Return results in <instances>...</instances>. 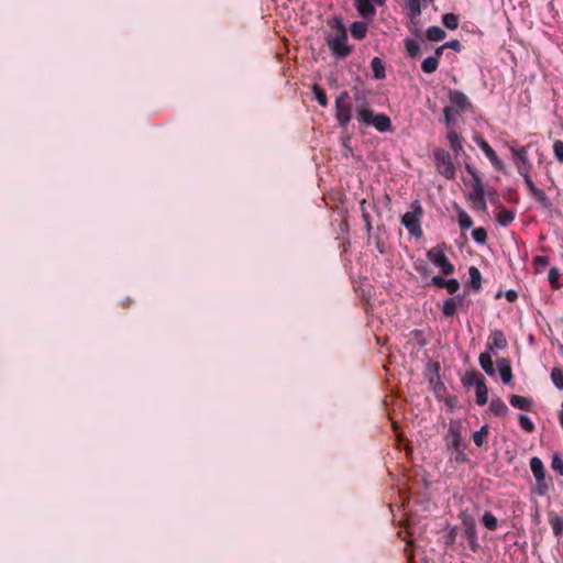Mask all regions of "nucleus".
<instances>
[{
    "instance_id": "f257e3e1",
    "label": "nucleus",
    "mask_w": 563,
    "mask_h": 563,
    "mask_svg": "<svg viewBox=\"0 0 563 563\" xmlns=\"http://www.w3.org/2000/svg\"><path fill=\"white\" fill-rule=\"evenodd\" d=\"M335 31L327 37V45L332 55L338 59H343L352 53V47L347 44V34L340 19H335Z\"/></svg>"
},
{
    "instance_id": "f03ea898",
    "label": "nucleus",
    "mask_w": 563,
    "mask_h": 563,
    "mask_svg": "<svg viewBox=\"0 0 563 563\" xmlns=\"http://www.w3.org/2000/svg\"><path fill=\"white\" fill-rule=\"evenodd\" d=\"M411 210L401 217V224L407 229L410 236L420 239L423 235L421 220L423 217V208L420 201L415 200L410 205Z\"/></svg>"
},
{
    "instance_id": "7ed1b4c3",
    "label": "nucleus",
    "mask_w": 563,
    "mask_h": 563,
    "mask_svg": "<svg viewBox=\"0 0 563 563\" xmlns=\"http://www.w3.org/2000/svg\"><path fill=\"white\" fill-rule=\"evenodd\" d=\"M466 170L473 178V190L470 194V200L472 201L473 208L478 211H485L487 208L485 199V190L483 181L477 172L470 165H466Z\"/></svg>"
},
{
    "instance_id": "20e7f679",
    "label": "nucleus",
    "mask_w": 563,
    "mask_h": 563,
    "mask_svg": "<svg viewBox=\"0 0 563 563\" xmlns=\"http://www.w3.org/2000/svg\"><path fill=\"white\" fill-rule=\"evenodd\" d=\"M508 148L512 153L514 163L519 174L530 173L532 164L528 157V150L530 144L526 146H519L517 141H511L507 144Z\"/></svg>"
},
{
    "instance_id": "39448f33",
    "label": "nucleus",
    "mask_w": 563,
    "mask_h": 563,
    "mask_svg": "<svg viewBox=\"0 0 563 563\" xmlns=\"http://www.w3.org/2000/svg\"><path fill=\"white\" fill-rule=\"evenodd\" d=\"M335 119L342 128H346L352 119V102L347 91H342L335 99Z\"/></svg>"
},
{
    "instance_id": "423d86ee",
    "label": "nucleus",
    "mask_w": 563,
    "mask_h": 563,
    "mask_svg": "<svg viewBox=\"0 0 563 563\" xmlns=\"http://www.w3.org/2000/svg\"><path fill=\"white\" fill-rule=\"evenodd\" d=\"M434 159L437 170L441 175H443L446 179H453L455 177V166L449 152L443 148L435 150Z\"/></svg>"
},
{
    "instance_id": "0eeeda50",
    "label": "nucleus",
    "mask_w": 563,
    "mask_h": 563,
    "mask_svg": "<svg viewBox=\"0 0 563 563\" xmlns=\"http://www.w3.org/2000/svg\"><path fill=\"white\" fill-rule=\"evenodd\" d=\"M427 257L432 264L440 268L443 275H452L454 273V265L449 261L440 245L430 249L427 252Z\"/></svg>"
},
{
    "instance_id": "6e6552de",
    "label": "nucleus",
    "mask_w": 563,
    "mask_h": 563,
    "mask_svg": "<svg viewBox=\"0 0 563 563\" xmlns=\"http://www.w3.org/2000/svg\"><path fill=\"white\" fill-rule=\"evenodd\" d=\"M449 102L448 106L451 110L454 111L455 114H461L468 111L472 108V102L468 97L456 89H450L449 91Z\"/></svg>"
},
{
    "instance_id": "1a4fd4ad",
    "label": "nucleus",
    "mask_w": 563,
    "mask_h": 563,
    "mask_svg": "<svg viewBox=\"0 0 563 563\" xmlns=\"http://www.w3.org/2000/svg\"><path fill=\"white\" fill-rule=\"evenodd\" d=\"M461 429H462L461 421L451 420L449 423L448 434L444 438L446 445L453 448L454 451L457 453H463V450H464V446L462 443Z\"/></svg>"
},
{
    "instance_id": "9d476101",
    "label": "nucleus",
    "mask_w": 563,
    "mask_h": 563,
    "mask_svg": "<svg viewBox=\"0 0 563 563\" xmlns=\"http://www.w3.org/2000/svg\"><path fill=\"white\" fill-rule=\"evenodd\" d=\"M475 141H476V144L479 146V148L484 152L486 157L489 159V162L494 166V168L497 170L504 172L505 165H504L503 161L497 156L496 152L488 144V142L483 137H477Z\"/></svg>"
},
{
    "instance_id": "9b49d317",
    "label": "nucleus",
    "mask_w": 563,
    "mask_h": 563,
    "mask_svg": "<svg viewBox=\"0 0 563 563\" xmlns=\"http://www.w3.org/2000/svg\"><path fill=\"white\" fill-rule=\"evenodd\" d=\"M508 346L507 339L501 330L495 329L490 332L486 347L488 351L504 350Z\"/></svg>"
},
{
    "instance_id": "f8f14e48",
    "label": "nucleus",
    "mask_w": 563,
    "mask_h": 563,
    "mask_svg": "<svg viewBox=\"0 0 563 563\" xmlns=\"http://www.w3.org/2000/svg\"><path fill=\"white\" fill-rule=\"evenodd\" d=\"M355 9L360 16L366 20H373L376 15V8L371 0H354Z\"/></svg>"
},
{
    "instance_id": "ddd939ff",
    "label": "nucleus",
    "mask_w": 563,
    "mask_h": 563,
    "mask_svg": "<svg viewBox=\"0 0 563 563\" xmlns=\"http://www.w3.org/2000/svg\"><path fill=\"white\" fill-rule=\"evenodd\" d=\"M374 113L369 109L368 103L366 101H363L362 103L357 104L356 107V119L358 122L369 126L373 119Z\"/></svg>"
},
{
    "instance_id": "4468645a",
    "label": "nucleus",
    "mask_w": 563,
    "mask_h": 563,
    "mask_svg": "<svg viewBox=\"0 0 563 563\" xmlns=\"http://www.w3.org/2000/svg\"><path fill=\"white\" fill-rule=\"evenodd\" d=\"M498 372L504 384H509L512 379L511 364L508 358L501 357L496 361Z\"/></svg>"
},
{
    "instance_id": "2eb2a0df",
    "label": "nucleus",
    "mask_w": 563,
    "mask_h": 563,
    "mask_svg": "<svg viewBox=\"0 0 563 563\" xmlns=\"http://www.w3.org/2000/svg\"><path fill=\"white\" fill-rule=\"evenodd\" d=\"M509 402L512 407L525 411H531L534 405L531 398L519 395H511L509 397Z\"/></svg>"
},
{
    "instance_id": "dca6fc26",
    "label": "nucleus",
    "mask_w": 563,
    "mask_h": 563,
    "mask_svg": "<svg viewBox=\"0 0 563 563\" xmlns=\"http://www.w3.org/2000/svg\"><path fill=\"white\" fill-rule=\"evenodd\" d=\"M530 468L537 481V483H541V481H545V468L541 459L533 456L530 460Z\"/></svg>"
},
{
    "instance_id": "f3484780",
    "label": "nucleus",
    "mask_w": 563,
    "mask_h": 563,
    "mask_svg": "<svg viewBox=\"0 0 563 563\" xmlns=\"http://www.w3.org/2000/svg\"><path fill=\"white\" fill-rule=\"evenodd\" d=\"M448 142L455 156L463 151V139L462 136L454 130H450L446 135Z\"/></svg>"
},
{
    "instance_id": "a211bd4d",
    "label": "nucleus",
    "mask_w": 563,
    "mask_h": 563,
    "mask_svg": "<svg viewBox=\"0 0 563 563\" xmlns=\"http://www.w3.org/2000/svg\"><path fill=\"white\" fill-rule=\"evenodd\" d=\"M379 132H386L391 129V121L386 114H376L371 123Z\"/></svg>"
},
{
    "instance_id": "6ab92c4d",
    "label": "nucleus",
    "mask_w": 563,
    "mask_h": 563,
    "mask_svg": "<svg viewBox=\"0 0 563 563\" xmlns=\"http://www.w3.org/2000/svg\"><path fill=\"white\" fill-rule=\"evenodd\" d=\"M478 362H479L481 367L487 375H489V376L495 375L494 363H493V358H492L489 351L481 353V355L478 357Z\"/></svg>"
},
{
    "instance_id": "aec40b11",
    "label": "nucleus",
    "mask_w": 563,
    "mask_h": 563,
    "mask_svg": "<svg viewBox=\"0 0 563 563\" xmlns=\"http://www.w3.org/2000/svg\"><path fill=\"white\" fill-rule=\"evenodd\" d=\"M479 382H485L484 376L475 371L466 372V374L462 377V384L465 387H477Z\"/></svg>"
},
{
    "instance_id": "412c9836",
    "label": "nucleus",
    "mask_w": 563,
    "mask_h": 563,
    "mask_svg": "<svg viewBox=\"0 0 563 563\" xmlns=\"http://www.w3.org/2000/svg\"><path fill=\"white\" fill-rule=\"evenodd\" d=\"M489 410L495 416L504 417L507 415L509 409H508L507 405L505 404V401L501 398L497 397V398L492 399V401L489 404Z\"/></svg>"
},
{
    "instance_id": "4be33fe9",
    "label": "nucleus",
    "mask_w": 563,
    "mask_h": 563,
    "mask_svg": "<svg viewBox=\"0 0 563 563\" xmlns=\"http://www.w3.org/2000/svg\"><path fill=\"white\" fill-rule=\"evenodd\" d=\"M350 32L355 40L361 41L367 34V24L362 21H355L351 24Z\"/></svg>"
},
{
    "instance_id": "5701e85b",
    "label": "nucleus",
    "mask_w": 563,
    "mask_h": 563,
    "mask_svg": "<svg viewBox=\"0 0 563 563\" xmlns=\"http://www.w3.org/2000/svg\"><path fill=\"white\" fill-rule=\"evenodd\" d=\"M549 523L552 527L553 534L560 537L563 534V518L556 512L551 511L549 514Z\"/></svg>"
},
{
    "instance_id": "b1692460",
    "label": "nucleus",
    "mask_w": 563,
    "mask_h": 563,
    "mask_svg": "<svg viewBox=\"0 0 563 563\" xmlns=\"http://www.w3.org/2000/svg\"><path fill=\"white\" fill-rule=\"evenodd\" d=\"M496 220L501 227H508L515 220V212L510 209L500 208Z\"/></svg>"
},
{
    "instance_id": "393cba45",
    "label": "nucleus",
    "mask_w": 563,
    "mask_h": 563,
    "mask_svg": "<svg viewBox=\"0 0 563 563\" xmlns=\"http://www.w3.org/2000/svg\"><path fill=\"white\" fill-rule=\"evenodd\" d=\"M371 68L375 79H384L386 77L385 66L379 57H374L372 59Z\"/></svg>"
},
{
    "instance_id": "a878e982",
    "label": "nucleus",
    "mask_w": 563,
    "mask_h": 563,
    "mask_svg": "<svg viewBox=\"0 0 563 563\" xmlns=\"http://www.w3.org/2000/svg\"><path fill=\"white\" fill-rule=\"evenodd\" d=\"M468 275L471 287L475 290H479L482 287V274L479 269L475 266H471L468 268Z\"/></svg>"
},
{
    "instance_id": "bb28decb",
    "label": "nucleus",
    "mask_w": 563,
    "mask_h": 563,
    "mask_svg": "<svg viewBox=\"0 0 563 563\" xmlns=\"http://www.w3.org/2000/svg\"><path fill=\"white\" fill-rule=\"evenodd\" d=\"M426 36L429 41L440 42L445 38L446 33L440 26H430L426 32Z\"/></svg>"
},
{
    "instance_id": "cd10ccee",
    "label": "nucleus",
    "mask_w": 563,
    "mask_h": 563,
    "mask_svg": "<svg viewBox=\"0 0 563 563\" xmlns=\"http://www.w3.org/2000/svg\"><path fill=\"white\" fill-rule=\"evenodd\" d=\"M488 400V388L486 386L485 382H479L478 386L476 387V402L479 406H483L487 404Z\"/></svg>"
},
{
    "instance_id": "c85d7f7f",
    "label": "nucleus",
    "mask_w": 563,
    "mask_h": 563,
    "mask_svg": "<svg viewBox=\"0 0 563 563\" xmlns=\"http://www.w3.org/2000/svg\"><path fill=\"white\" fill-rule=\"evenodd\" d=\"M465 538L468 540L470 542V547L472 549V551L474 552H477L478 550V542H477V534H476V529L474 526H470L465 529Z\"/></svg>"
},
{
    "instance_id": "c756f323",
    "label": "nucleus",
    "mask_w": 563,
    "mask_h": 563,
    "mask_svg": "<svg viewBox=\"0 0 563 563\" xmlns=\"http://www.w3.org/2000/svg\"><path fill=\"white\" fill-rule=\"evenodd\" d=\"M442 23L449 30H456L459 27V16L454 13H445L442 15Z\"/></svg>"
},
{
    "instance_id": "7c9ffc66",
    "label": "nucleus",
    "mask_w": 563,
    "mask_h": 563,
    "mask_svg": "<svg viewBox=\"0 0 563 563\" xmlns=\"http://www.w3.org/2000/svg\"><path fill=\"white\" fill-rule=\"evenodd\" d=\"M489 433V427L484 424L481 429L473 433V441L476 446L481 448L485 443L484 438Z\"/></svg>"
},
{
    "instance_id": "2f4dec72",
    "label": "nucleus",
    "mask_w": 563,
    "mask_h": 563,
    "mask_svg": "<svg viewBox=\"0 0 563 563\" xmlns=\"http://www.w3.org/2000/svg\"><path fill=\"white\" fill-rule=\"evenodd\" d=\"M439 62L437 59V57H427L422 64H421V69L426 73V74H431V73H434L438 67H439Z\"/></svg>"
},
{
    "instance_id": "473e14b6",
    "label": "nucleus",
    "mask_w": 563,
    "mask_h": 563,
    "mask_svg": "<svg viewBox=\"0 0 563 563\" xmlns=\"http://www.w3.org/2000/svg\"><path fill=\"white\" fill-rule=\"evenodd\" d=\"M457 303L455 298H449L444 300L442 306V312L445 317H453L456 312Z\"/></svg>"
},
{
    "instance_id": "72a5a7b5",
    "label": "nucleus",
    "mask_w": 563,
    "mask_h": 563,
    "mask_svg": "<svg viewBox=\"0 0 563 563\" xmlns=\"http://www.w3.org/2000/svg\"><path fill=\"white\" fill-rule=\"evenodd\" d=\"M482 522L490 531L496 530L498 527V520L490 511H486L483 515Z\"/></svg>"
},
{
    "instance_id": "f704fd0d",
    "label": "nucleus",
    "mask_w": 563,
    "mask_h": 563,
    "mask_svg": "<svg viewBox=\"0 0 563 563\" xmlns=\"http://www.w3.org/2000/svg\"><path fill=\"white\" fill-rule=\"evenodd\" d=\"M405 47H406L407 54L410 57L419 56V54H420V45H419L418 42H416L413 40H410V38H406L405 40Z\"/></svg>"
},
{
    "instance_id": "c9c22d12",
    "label": "nucleus",
    "mask_w": 563,
    "mask_h": 563,
    "mask_svg": "<svg viewBox=\"0 0 563 563\" xmlns=\"http://www.w3.org/2000/svg\"><path fill=\"white\" fill-rule=\"evenodd\" d=\"M410 18H417L421 13L420 0H405Z\"/></svg>"
},
{
    "instance_id": "e433bc0d",
    "label": "nucleus",
    "mask_w": 563,
    "mask_h": 563,
    "mask_svg": "<svg viewBox=\"0 0 563 563\" xmlns=\"http://www.w3.org/2000/svg\"><path fill=\"white\" fill-rule=\"evenodd\" d=\"M532 197L544 208L550 209L552 207V202L547 196V194L542 189H538Z\"/></svg>"
},
{
    "instance_id": "4c0bfd02",
    "label": "nucleus",
    "mask_w": 563,
    "mask_h": 563,
    "mask_svg": "<svg viewBox=\"0 0 563 563\" xmlns=\"http://www.w3.org/2000/svg\"><path fill=\"white\" fill-rule=\"evenodd\" d=\"M312 91L314 95V99L319 102V104L322 107H327L328 106V97H327L325 91L318 85H313Z\"/></svg>"
},
{
    "instance_id": "58836bf2",
    "label": "nucleus",
    "mask_w": 563,
    "mask_h": 563,
    "mask_svg": "<svg viewBox=\"0 0 563 563\" xmlns=\"http://www.w3.org/2000/svg\"><path fill=\"white\" fill-rule=\"evenodd\" d=\"M518 422L520 424V427L528 433H532L534 432L536 430V426L534 423L532 422V420L526 416V415H520L518 417Z\"/></svg>"
},
{
    "instance_id": "ea45409f",
    "label": "nucleus",
    "mask_w": 563,
    "mask_h": 563,
    "mask_svg": "<svg viewBox=\"0 0 563 563\" xmlns=\"http://www.w3.org/2000/svg\"><path fill=\"white\" fill-rule=\"evenodd\" d=\"M459 224L462 230H467L472 228L473 220L467 212L462 210L459 212Z\"/></svg>"
},
{
    "instance_id": "a19ab883",
    "label": "nucleus",
    "mask_w": 563,
    "mask_h": 563,
    "mask_svg": "<svg viewBox=\"0 0 563 563\" xmlns=\"http://www.w3.org/2000/svg\"><path fill=\"white\" fill-rule=\"evenodd\" d=\"M551 380L556 388L563 389V372L560 368H553L551 372Z\"/></svg>"
},
{
    "instance_id": "79ce46f5",
    "label": "nucleus",
    "mask_w": 563,
    "mask_h": 563,
    "mask_svg": "<svg viewBox=\"0 0 563 563\" xmlns=\"http://www.w3.org/2000/svg\"><path fill=\"white\" fill-rule=\"evenodd\" d=\"M472 236L477 243L485 244L487 241V231L484 228H475L472 231Z\"/></svg>"
},
{
    "instance_id": "37998d69",
    "label": "nucleus",
    "mask_w": 563,
    "mask_h": 563,
    "mask_svg": "<svg viewBox=\"0 0 563 563\" xmlns=\"http://www.w3.org/2000/svg\"><path fill=\"white\" fill-rule=\"evenodd\" d=\"M559 277H560L559 269L556 267H552L549 271L548 279H549V283L551 284V286L555 289H558L560 287Z\"/></svg>"
},
{
    "instance_id": "c03bdc74",
    "label": "nucleus",
    "mask_w": 563,
    "mask_h": 563,
    "mask_svg": "<svg viewBox=\"0 0 563 563\" xmlns=\"http://www.w3.org/2000/svg\"><path fill=\"white\" fill-rule=\"evenodd\" d=\"M443 114H444V123H445L446 128H451V125L455 122V117L457 114H455L454 111L451 110L449 107H445L443 109Z\"/></svg>"
},
{
    "instance_id": "a18cd8bd",
    "label": "nucleus",
    "mask_w": 563,
    "mask_h": 563,
    "mask_svg": "<svg viewBox=\"0 0 563 563\" xmlns=\"http://www.w3.org/2000/svg\"><path fill=\"white\" fill-rule=\"evenodd\" d=\"M551 467L560 475H563V460L556 453L552 456Z\"/></svg>"
},
{
    "instance_id": "49530a36",
    "label": "nucleus",
    "mask_w": 563,
    "mask_h": 563,
    "mask_svg": "<svg viewBox=\"0 0 563 563\" xmlns=\"http://www.w3.org/2000/svg\"><path fill=\"white\" fill-rule=\"evenodd\" d=\"M553 153L560 163H563V141L556 140L553 144Z\"/></svg>"
},
{
    "instance_id": "de8ad7c7",
    "label": "nucleus",
    "mask_w": 563,
    "mask_h": 563,
    "mask_svg": "<svg viewBox=\"0 0 563 563\" xmlns=\"http://www.w3.org/2000/svg\"><path fill=\"white\" fill-rule=\"evenodd\" d=\"M450 295L455 294L460 289V283L457 279H446L444 287Z\"/></svg>"
},
{
    "instance_id": "09e8293b",
    "label": "nucleus",
    "mask_w": 563,
    "mask_h": 563,
    "mask_svg": "<svg viewBox=\"0 0 563 563\" xmlns=\"http://www.w3.org/2000/svg\"><path fill=\"white\" fill-rule=\"evenodd\" d=\"M520 175L523 177L525 183H526V185H527V187H528V189H529V191H530V194L532 196L539 188H537L534 186V184H533V181H532V179L530 177V173L520 174Z\"/></svg>"
},
{
    "instance_id": "8fccbe9b",
    "label": "nucleus",
    "mask_w": 563,
    "mask_h": 563,
    "mask_svg": "<svg viewBox=\"0 0 563 563\" xmlns=\"http://www.w3.org/2000/svg\"><path fill=\"white\" fill-rule=\"evenodd\" d=\"M445 48H451L455 52H461L462 45L459 40H451L443 44Z\"/></svg>"
},
{
    "instance_id": "3c124183",
    "label": "nucleus",
    "mask_w": 563,
    "mask_h": 563,
    "mask_svg": "<svg viewBox=\"0 0 563 563\" xmlns=\"http://www.w3.org/2000/svg\"><path fill=\"white\" fill-rule=\"evenodd\" d=\"M415 269L422 276H429L431 273L428 265L424 264L423 262H421L420 264H416Z\"/></svg>"
},
{
    "instance_id": "603ef678",
    "label": "nucleus",
    "mask_w": 563,
    "mask_h": 563,
    "mask_svg": "<svg viewBox=\"0 0 563 563\" xmlns=\"http://www.w3.org/2000/svg\"><path fill=\"white\" fill-rule=\"evenodd\" d=\"M445 282H446V279H444L441 276H433L431 278V285H433L435 287H439V288H444L445 287Z\"/></svg>"
},
{
    "instance_id": "864d4df0",
    "label": "nucleus",
    "mask_w": 563,
    "mask_h": 563,
    "mask_svg": "<svg viewBox=\"0 0 563 563\" xmlns=\"http://www.w3.org/2000/svg\"><path fill=\"white\" fill-rule=\"evenodd\" d=\"M362 219H363L364 224H365V230H366L367 234L369 235L371 232H372V229H373L371 216L369 214H363Z\"/></svg>"
},
{
    "instance_id": "5fc2aeb1",
    "label": "nucleus",
    "mask_w": 563,
    "mask_h": 563,
    "mask_svg": "<svg viewBox=\"0 0 563 563\" xmlns=\"http://www.w3.org/2000/svg\"><path fill=\"white\" fill-rule=\"evenodd\" d=\"M505 296H506V299H507L509 302H514V301H516V300H517V298H518V294H517V291H516V290H512V289L507 290Z\"/></svg>"
},
{
    "instance_id": "6e6d98bb",
    "label": "nucleus",
    "mask_w": 563,
    "mask_h": 563,
    "mask_svg": "<svg viewBox=\"0 0 563 563\" xmlns=\"http://www.w3.org/2000/svg\"><path fill=\"white\" fill-rule=\"evenodd\" d=\"M538 485V494L540 496H543L548 492V485L545 484V481H541V483H537Z\"/></svg>"
},
{
    "instance_id": "4d7b16f0",
    "label": "nucleus",
    "mask_w": 563,
    "mask_h": 563,
    "mask_svg": "<svg viewBox=\"0 0 563 563\" xmlns=\"http://www.w3.org/2000/svg\"><path fill=\"white\" fill-rule=\"evenodd\" d=\"M534 263L540 266H545L549 264V258L547 256H536Z\"/></svg>"
},
{
    "instance_id": "13d9d810",
    "label": "nucleus",
    "mask_w": 563,
    "mask_h": 563,
    "mask_svg": "<svg viewBox=\"0 0 563 563\" xmlns=\"http://www.w3.org/2000/svg\"><path fill=\"white\" fill-rule=\"evenodd\" d=\"M444 49H445L444 45L437 47L434 51V54L431 57H437L438 62L440 63V58H441Z\"/></svg>"
},
{
    "instance_id": "bf43d9fd",
    "label": "nucleus",
    "mask_w": 563,
    "mask_h": 563,
    "mask_svg": "<svg viewBox=\"0 0 563 563\" xmlns=\"http://www.w3.org/2000/svg\"><path fill=\"white\" fill-rule=\"evenodd\" d=\"M376 247L380 254L385 253V244L380 241L379 238L376 239Z\"/></svg>"
},
{
    "instance_id": "052dcab7",
    "label": "nucleus",
    "mask_w": 563,
    "mask_h": 563,
    "mask_svg": "<svg viewBox=\"0 0 563 563\" xmlns=\"http://www.w3.org/2000/svg\"><path fill=\"white\" fill-rule=\"evenodd\" d=\"M360 210H361V213L362 216L363 214H369L366 210V200L363 199L361 202H360Z\"/></svg>"
},
{
    "instance_id": "680f3d73",
    "label": "nucleus",
    "mask_w": 563,
    "mask_h": 563,
    "mask_svg": "<svg viewBox=\"0 0 563 563\" xmlns=\"http://www.w3.org/2000/svg\"><path fill=\"white\" fill-rule=\"evenodd\" d=\"M372 3L377 4V5H384L386 0H371Z\"/></svg>"
},
{
    "instance_id": "e2e57ef3",
    "label": "nucleus",
    "mask_w": 563,
    "mask_h": 563,
    "mask_svg": "<svg viewBox=\"0 0 563 563\" xmlns=\"http://www.w3.org/2000/svg\"><path fill=\"white\" fill-rule=\"evenodd\" d=\"M559 420H560V424H561V427L563 429V412L560 413Z\"/></svg>"
},
{
    "instance_id": "0e129e2a",
    "label": "nucleus",
    "mask_w": 563,
    "mask_h": 563,
    "mask_svg": "<svg viewBox=\"0 0 563 563\" xmlns=\"http://www.w3.org/2000/svg\"><path fill=\"white\" fill-rule=\"evenodd\" d=\"M384 227L383 225H377V230L380 231Z\"/></svg>"
},
{
    "instance_id": "69168bd1",
    "label": "nucleus",
    "mask_w": 563,
    "mask_h": 563,
    "mask_svg": "<svg viewBox=\"0 0 563 563\" xmlns=\"http://www.w3.org/2000/svg\"><path fill=\"white\" fill-rule=\"evenodd\" d=\"M430 1L432 2L433 0H430Z\"/></svg>"
}]
</instances>
